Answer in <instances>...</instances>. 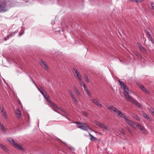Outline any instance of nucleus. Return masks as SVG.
Here are the masks:
<instances>
[{
	"mask_svg": "<svg viewBox=\"0 0 154 154\" xmlns=\"http://www.w3.org/2000/svg\"><path fill=\"white\" fill-rule=\"evenodd\" d=\"M137 44L140 50L142 52H144L145 51V50L144 48L139 43H138Z\"/></svg>",
	"mask_w": 154,
	"mask_h": 154,
	"instance_id": "obj_15",
	"label": "nucleus"
},
{
	"mask_svg": "<svg viewBox=\"0 0 154 154\" xmlns=\"http://www.w3.org/2000/svg\"><path fill=\"white\" fill-rule=\"evenodd\" d=\"M135 54L138 57H141V55L139 53L136 52Z\"/></svg>",
	"mask_w": 154,
	"mask_h": 154,
	"instance_id": "obj_33",
	"label": "nucleus"
},
{
	"mask_svg": "<svg viewBox=\"0 0 154 154\" xmlns=\"http://www.w3.org/2000/svg\"><path fill=\"white\" fill-rule=\"evenodd\" d=\"M148 35V38L150 40L152 44H154V41L153 40L149 32H147Z\"/></svg>",
	"mask_w": 154,
	"mask_h": 154,
	"instance_id": "obj_13",
	"label": "nucleus"
},
{
	"mask_svg": "<svg viewBox=\"0 0 154 154\" xmlns=\"http://www.w3.org/2000/svg\"><path fill=\"white\" fill-rule=\"evenodd\" d=\"M74 123L76 124L77 125L79 126H80L81 125H82V124L83 123H82L80 122H74Z\"/></svg>",
	"mask_w": 154,
	"mask_h": 154,
	"instance_id": "obj_28",
	"label": "nucleus"
},
{
	"mask_svg": "<svg viewBox=\"0 0 154 154\" xmlns=\"http://www.w3.org/2000/svg\"><path fill=\"white\" fill-rule=\"evenodd\" d=\"M4 40H5V41H6L7 40H8L7 38L6 37L4 39Z\"/></svg>",
	"mask_w": 154,
	"mask_h": 154,
	"instance_id": "obj_54",
	"label": "nucleus"
},
{
	"mask_svg": "<svg viewBox=\"0 0 154 154\" xmlns=\"http://www.w3.org/2000/svg\"><path fill=\"white\" fill-rule=\"evenodd\" d=\"M5 5L2 2H0V10H3L5 7Z\"/></svg>",
	"mask_w": 154,
	"mask_h": 154,
	"instance_id": "obj_18",
	"label": "nucleus"
},
{
	"mask_svg": "<svg viewBox=\"0 0 154 154\" xmlns=\"http://www.w3.org/2000/svg\"><path fill=\"white\" fill-rule=\"evenodd\" d=\"M74 90V91L75 92L77 95L78 96H79L80 95V93L77 88L75 89Z\"/></svg>",
	"mask_w": 154,
	"mask_h": 154,
	"instance_id": "obj_24",
	"label": "nucleus"
},
{
	"mask_svg": "<svg viewBox=\"0 0 154 154\" xmlns=\"http://www.w3.org/2000/svg\"><path fill=\"white\" fill-rule=\"evenodd\" d=\"M153 113V115H154V112Z\"/></svg>",
	"mask_w": 154,
	"mask_h": 154,
	"instance_id": "obj_60",
	"label": "nucleus"
},
{
	"mask_svg": "<svg viewBox=\"0 0 154 154\" xmlns=\"http://www.w3.org/2000/svg\"><path fill=\"white\" fill-rule=\"evenodd\" d=\"M150 111L152 113H153L154 112V109L152 108L151 109H150Z\"/></svg>",
	"mask_w": 154,
	"mask_h": 154,
	"instance_id": "obj_40",
	"label": "nucleus"
},
{
	"mask_svg": "<svg viewBox=\"0 0 154 154\" xmlns=\"http://www.w3.org/2000/svg\"><path fill=\"white\" fill-rule=\"evenodd\" d=\"M73 69L76 75L79 74V72L76 69Z\"/></svg>",
	"mask_w": 154,
	"mask_h": 154,
	"instance_id": "obj_34",
	"label": "nucleus"
},
{
	"mask_svg": "<svg viewBox=\"0 0 154 154\" xmlns=\"http://www.w3.org/2000/svg\"><path fill=\"white\" fill-rule=\"evenodd\" d=\"M14 146L17 148H18L19 149L22 150H23L24 149L22 148L21 146H19L18 144L17 143H16V144H15Z\"/></svg>",
	"mask_w": 154,
	"mask_h": 154,
	"instance_id": "obj_16",
	"label": "nucleus"
},
{
	"mask_svg": "<svg viewBox=\"0 0 154 154\" xmlns=\"http://www.w3.org/2000/svg\"><path fill=\"white\" fill-rule=\"evenodd\" d=\"M86 93L89 96V97L91 96V94L90 93V92H89L88 90L86 91Z\"/></svg>",
	"mask_w": 154,
	"mask_h": 154,
	"instance_id": "obj_37",
	"label": "nucleus"
},
{
	"mask_svg": "<svg viewBox=\"0 0 154 154\" xmlns=\"http://www.w3.org/2000/svg\"><path fill=\"white\" fill-rule=\"evenodd\" d=\"M8 140L9 142L12 144L14 146V145L16 143V142L14 141V140L11 138H9L8 139Z\"/></svg>",
	"mask_w": 154,
	"mask_h": 154,
	"instance_id": "obj_17",
	"label": "nucleus"
},
{
	"mask_svg": "<svg viewBox=\"0 0 154 154\" xmlns=\"http://www.w3.org/2000/svg\"><path fill=\"white\" fill-rule=\"evenodd\" d=\"M78 41H79V43H81V40L80 39H78Z\"/></svg>",
	"mask_w": 154,
	"mask_h": 154,
	"instance_id": "obj_52",
	"label": "nucleus"
},
{
	"mask_svg": "<svg viewBox=\"0 0 154 154\" xmlns=\"http://www.w3.org/2000/svg\"><path fill=\"white\" fill-rule=\"evenodd\" d=\"M132 116L136 119L137 120H138L139 121H140V118L137 116V115L135 114H133L132 115Z\"/></svg>",
	"mask_w": 154,
	"mask_h": 154,
	"instance_id": "obj_19",
	"label": "nucleus"
},
{
	"mask_svg": "<svg viewBox=\"0 0 154 154\" xmlns=\"http://www.w3.org/2000/svg\"><path fill=\"white\" fill-rule=\"evenodd\" d=\"M94 123L98 126L100 127L101 128L103 129V130H104L106 131H109V129L106 125H104V124L101 123L97 121H95Z\"/></svg>",
	"mask_w": 154,
	"mask_h": 154,
	"instance_id": "obj_3",
	"label": "nucleus"
},
{
	"mask_svg": "<svg viewBox=\"0 0 154 154\" xmlns=\"http://www.w3.org/2000/svg\"><path fill=\"white\" fill-rule=\"evenodd\" d=\"M57 109H53L54 111L56 112H57Z\"/></svg>",
	"mask_w": 154,
	"mask_h": 154,
	"instance_id": "obj_53",
	"label": "nucleus"
},
{
	"mask_svg": "<svg viewBox=\"0 0 154 154\" xmlns=\"http://www.w3.org/2000/svg\"><path fill=\"white\" fill-rule=\"evenodd\" d=\"M73 87H74V90L75 89H77L76 87H75V85L73 86Z\"/></svg>",
	"mask_w": 154,
	"mask_h": 154,
	"instance_id": "obj_50",
	"label": "nucleus"
},
{
	"mask_svg": "<svg viewBox=\"0 0 154 154\" xmlns=\"http://www.w3.org/2000/svg\"><path fill=\"white\" fill-rule=\"evenodd\" d=\"M2 116H3L5 119H6L7 117V115L5 112V111H4L2 112Z\"/></svg>",
	"mask_w": 154,
	"mask_h": 154,
	"instance_id": "obj_21",
	"label": "nucleus"
},
{
	"mask_svg": "<svg viewBox=\"0 0 154 154\" xmlns=\"http://www.w3.org/2000/svg\"><path fill=\"white\" fill-rule=\"evenodd\" d=\"M0 107L1 108V110L2 112L5 111L4 110V109L1 106H0Z\"/></svg>",
	"mask_w": 154,
	"mask_h": 154,
	"instance_id": "obj_42",
	"label": "nucleus"
},
{
	"mask_svg": "<svg viewBox=\"0 0 154 154\" xmlns=\"http://www.w3.org/2000/svg\"><path fill=\"white\" fill-rule=\"evenodd\" d=\"M21 35L20 33H19V36H20Z\"/></svg>",
	"mask_w": 154,
	"mask_h": 154,
	"instance_id": "obj_57",
	"label": "nucleus"
},
{
	"mask_svg": "<svg viewBox=\"0 0 154 154\" xmlns=\"http://www.w3.org/2000/svg\"><path fill=\"white\" fill-rule=\"evenodd\" d=\"M151 6L152 7V8L154 10V4H152V3L151 4Z\"/></svg>",
	"mask_w": 154,
	"mask_h": 154,
	"instance_id": "obj_44",
	"label": "nucleus"
},
{
	"mask_svg": "<svg viewBox=\"0 0 154 154\" xmlns=\"http://www.w3.org/2000/svg\"><path fill=\"white\" fill-rule=\"evenodd\" d=\"M119 82L122 88L123 89V94L127 100L128 101H130L131 103H133L134 105H136L138 107L140 108L141 107V105L137 101L129 96L128 93V91H129V89L125 85L124 82L120 80H119Z\"/></svg>",
	"mask_w": 154,
	"mask_h": 154,
	"instance_id": "obj_1",
	"label": "nucleus"
},
{
	"mask_svg": "<svg viewBox=\"0 0 154 154\" xmlns=\"http://www.w3.org/2000/svg\"><path fill=\"white\" fill-rule=\"evenodd\" d=\"M71 96L72 97V98L73 100L74 101V102L75 103H77L78 101L77 100H76L75 97L74 96V95H73V96Z\"/></svg>",
	"mask_w": 154,
	"mask_h": 154,
	"instance_id": "obj_23",
	"label": "nucleus"
},
{
	"mask_svg": "<svg viewBox=\"0 0 154 154\" xmlns=\"http://www.w3.org/2000/svg\"><path fill=\"white\" fill-rule=\"evenodd\" d=\"M84 78L85 79V80L88 83L89 82V80L88 79V76L86 75H84Z\"/></svg>",
	"mask_w": 154,
	"mask_h": 154,
	"instance_id": "obj_26",
	"label": "nucleus"
},
{
	"mask_svg": "<svg viewBox=\"0 0 154 154\" xmlns=\"http://www.w3.org/2000/svg\"><path fill=\"white\" fill-rule=\"evenodd\" d=\"M80 85H83V86L84 84H85L83 82L81 81L80 82Z\"/></svg>",
	"mask_w": 154,
	"mask_h": 154,
	"instance_id": "obj_43",
	"label": "nucleus"
},
{
	"mask_svg": "<svg viewBox=\"0 0 154 154\" xmlns=\"http://www.w3.org/2000/svg\"><path fill=\"white\" fill-rule=\"evenodd\" d=\"M137 85L142 90L146 93L148 92L147 89L143 85H141L140 83H138Z\"/></svg>",
	"mask_w": 154,
	"mask_h": 154,
	"instance_id": "obj_11",
	"label": "nucleus"
},
{
	"mask_svg": "<svg viewBox=\"0 0 154 154\" xmlns=\"http://www.w3.org/2000/svg\"><path fill=\"white\" fill-rule=\"evenodd\" d=\"M7 10H0V13L1 12H5Z\"/></svg>",
	"mask_w": 154,
	"mask_h": 154,
	"instance_id": "obj_45",
	"label": "nucleus"
},
{
	"mask_svg": "<svg viewBox=\"0 0 154 154\" xmlns=\"http://www.w3.org/2000/svg\"><path fill=\"white\" fill-rule=\"evenodd\" d=\"M39 60L40 64L42 65H43L44 66V69L48 71V68L45 62L43 61L42 59H40Z\"/></svg>",
	"mask_w": 154,
	"mask_h": 154,
	"instance_id": "obj_9",
	"label": "nucleus"
},
{
	"mask_svg": "<svg viewBox=\"0 0 154 154\" xmlns=\"http://www.w3.org/2000/svg\"><path fill=\"white\" fill-rule=\"evenodd\" d=\"M144 0H132L133 1L136 2L137 3H138L139 2H141L143 1Z\"/></svg>",
	"mask_w": 154,
	"mask_h": 154,
	"instance_id": "obj_29",
	"label": "nucleus"
},
{
	"mask_svg": "<svg viewBox=\"0 0 154 154\" xmlns=\"http://www.w3.org/2000/svg\"><path fill=\"white\" fill-rule=\"evenodd\" d=\"M127 129L128 130V131L130 133L131 132V129L129 128L128 127H126Z\"/></svg>",
	"mask_w": 154,
	"mask_h": 154,
	"instance_id": "obj_41",
	"label": "nucleus"
},
{
	"mask_svg": "<svg viewBox=\"0 0 154 154\" xmlns=\"http://www.w3.org/2000/svg\"><path fill=\"white\" fill-rule=\"evenodd\" d=\"M14 32H13L12 33L11 35H8V36H7L6 37L8 39L10 37H11L12 36V35L14 34Z\"/></svg>",
	"mask_w": 154,
	"mask_h": 154,
	"instance_id": "obj_30",
	"label": "nucleus"
},
{
	"mask_svg": "<svg viewBox=\"0 0 154 154\" xmlns=\"http://www.w3.org/2000/svg\"><path fill=\"white\" fill-rule=\"evenodd\" d=\"M58 109L60 110L61 111H62L64 113H66V111L64 110V109H63L62 107H59Z\"/></svg>",
	"mask_w": 154,
	"mask_h": 154,
	"instance_id": "obj_25",
	"label": "nucleus"
},
{
	"mask_svg": "<svg viewBox=\"0 0 154 154\" xmlns=\"http://www.w3.org/2000/svg\"><path fill=\"white\" fill-rule=\"evenodd\" d=\"M84 114L85 115V116H87L88 115V114L87 112H85Z\"/></svg>",
	"mask_w": 154,
	"mask_h": 154,
	"instance_id": "obj_49",
	"label": "nucleus"
},
{
	"mask_svg": "<svg viewBox=\"0 0 154 154\" xmlns=\"http://www.w3.org/2000/svg\"><path fill=\"white\" fill-rule=\"evenodd\" d=\"M83 88L84 89V90H85L86 91H88V88H86V86L85 85V84H84V85H83Z\"/></svg>",
	"mask_w": 154,
	"mask_h": 154,
	"instance_id": "obj_36",
	"label": "nucleus"
},
{
	"mask_svg": "<svg viewBox=\"0 0 154 154\" xmlns=\"http://www.w3.org/2000/svg\"><path fill=\"white\" fill-rule=\"evenodd\" d=\"M35 86L38 89V88H39L37 86V85H36V83H35L34 84Z\"/></svg>",
	"mask_w": 154,
	"mask_h": 154,
	"instance_id": "obj_51",
	"label": "nucleus"
},
{
	"mask_svg": "<svg viewBox=\"0 0 154 154\" xmlns=\"http://www.w3.org/2000/svg\"><path fill=\"white\" fill-rule=\"evenodd\" d=\"M91 101L98 107H103L102 105L99 103L97 99H91Z\"/></svg>",
	"mask_w": 154,
	"mask_h": 154,
	"instance_id": "obj_7",
	"label": "nucleus"
},
{
	"mask_svg": "<svg viewBox=\"0 0 154 154\" xmlns=\"http://www.w3.org/2000/svg\"><path fill=\"white\" fill-rule=\"evenodd\" d=\"M141 115L145 118L146 119L149 120H151V119L148 115V113L142 111L141 112Z\"/></svg>",
	"mask_w": 154,
	"mask_h": 154,
	"instance_id": "obj_10",
	"label": "nucleus"
},
{
	"mask_svg": "<svg viewBox=\"0 0 154 154\" xmlns=\"http://www.w3.org/2000/svg\"><path fill=\"white\" fill-rule=\"evenodd\" d=\"M120 131L121 133H122L123 135H125V133L124 132V130L123 129H121L120 130Z\"/></svg>",
	"mask_w": 154,
	"mask_h": 154,
	"instance_id": "obj_32",
	"label": "nucleus"
},
{
	"mask_svg": "<svg viewBox=\"0 0 154 154\" xmlns=\"http://www.w3.org/2000/svg\"><path fill=\"white\" fill-rule=\"evenodd\" d=\"M48 103L50 105L52 106V109H58L59 107L56 104L50 100H48Z\"/></svg>",
	"mask_w": 154,
	"mask_h": 154,
	"instance_id": "obj_8",
	"label": "nucleus"
},
{
	"mask_svg": "<svg viewBox=\"0 0 154 154\" xmlns=\"http://www.w3.org/2000/svg\"><path fill=\"white\" fill-rule=\"evenodd\" d=\"M148 35V38L150 40L152 44H154V41L153 40L149 32H147Z\"/></svg>",
	"mask_w": 154,
	"mask_h": 154,
	"instance_id": "obj_14",
	"label": "nucleus"
},
{
	"mask_svg": "<svg viewBox=\"0 0 154 154\" xmlns=\"http://www.w3.org/2000/svg\"><path fill=\"white\" fill-rule=\"evenodd\" d=\"M88 133L89 136H90L91 137H93V135H91L90 133Z\"/></svg>",
	"mask_w": 154,
	"mask_h": 154,
	"instance_id": "obj_48",
	"label": "nucleus"
},
{
	"mask_svg": "<svg viewBox=\"0 0 154 154\" xmlns=\"http://www.w3.org/2000/svg\"><path fill=\"white\" fill-rule=\"evenodd\" d=\"M96 138L94 137L93 136V137H91V138H90V140H96Z\"/></svg>",
	"mask_w": 154,
	"mask_h": 154,
	"instance_id": "obj_38",
	"label": "nucleus"
},
{
	"mask_svg": "<svg viewBox=\"0 0 154 154\" xmlns=\"http://www.w3.org/2000/svg\"><path fill=\"white\" fill-rule=\"evenodd\" d=\"M117 115L120 117L124 119L127 123L130 125H133L132 121L128 119L127 118V117L120 111L117 114Z\"/></svg>",
	"mask_w": 154,
	"mask_h": 154,
	"instance_id": "obj_2",
	"label": "nucleus"
},
{
	"mask_svg": "<svg viewBox=\"0 0 154 154\" xmlns=\"http://www.w3.org/2000/svg\"><path fill=\"white\" fill-rule=\"evenodd\" d=\"M120 60V62H122V61H121V60Z\"/></svg>",
	"mask_w": 154,
	"mask_h": 154,
	"instance_id": "obj_59",
	"label": "nucleus"
},
{
	"mask_svg": "<svg viewBox=\"0 0 154 154\" xmlns=\"http://www.w3.org/2000/svg\"><path fill=\"white\" fill-rule=\"evenodd\" d=\"M69 93H70V94L71 95V96H73V95L74 94H73V93L72 92V91H71L70 90H69Z\"/></svg>",
	"mask_w": 154,
	"mask_h": 154,
	"instance_id": "obj_39",
	"label": "nucleus"
},
{
	"mask_svg": "<svg viewBox=\"0 0 154 154\" xmlns=\"http://www.w3.org/2000/svg\"><path fill=\"white\" fill-rule=\"evenodd\" d=\"M57 112V113H59V114H60V113L58 111H57V112Z\"/></svg>",
	"mask_w": 154,
	"mask_h": 154,
	"instance_id": "obj_56",
	"label": "nucleus"
},
{
	"mask_svg": "<svg viewBox=\"0 0 154 154\" xmlns=\"http://www.w3.org/2000/svg\"><path fill=\"white\" fill-rule=\"evenodd\" d=\"M18 103L19 104L21 105V102H20V100H19L18 101Z\"/></svg>",
	"mask_w": 154,
	"mask_h": 154,
	"instance_id": "obj_47",
	"label": "nucleus"
},
{
	"mask_svg": "<svg viewBox=\"0 0 154 154\" xmlns=\"http://www.w3.org/2000/svg\"><path fill=\"white\" fill-rule=\"evenodd\" d=\"M106 107L108 109L112 110L115 113L118 114L120 111L112 105H106Z\"/></svg>",
	"mask_w": 154,
	"mask_h": 154,
	"instance_id": "obj_5",
	"label": "nucleus"
},
{
	"mask_svg": "<svg viewBox=\"0 0 154 154\" xmlns=\"http://www.w3.org/2000/svg\"><path fill=\"white\" fill-rule=\"evenodd\" d=\"M77 76L79 79L80 81H81L82 80V78L81 75L79 74H78L76 75Z\"/></svg>",
	"mask_w": 154,
	"mask_h": 154,
	"instance_id": "obj_31",
	"label": "nucleus"
},
{
	"mask_svg": "<svg viewBox=\"0 0 154 154\" xmlns=\"http://www.w3.org/2000/svg\"><path fill=\"white\" fill-rule=\"evenodd\" d=\"M44 97L46 99V100L48 101V100H49L48 99V98L49 97L46 94V93H45V94H44V95H43Z\"/></svg>",
	"mask_w": 154,
	"mask_h": 154,
	"instance_id": "obj_27",
	"label": "nucleus"
},
{
	"mask_svg": "<svg viewBox=\"0 0 154 154\" xmlns=\"http://www.w3.org/2000/svg\"><path fill=\"white\" fill-rule=\"evenodd\" d=\"M2 129V130L3 131H5V129L4 127V126L2 125L0 127Z\"/></svg>",
	"mask_w": 154,
	"mask_h": 154,
	"instance_id": "obj_35",
	"label": "nucleus"
},
{
	"mask_svg": "<svg viewBox=\"0 0 154 154\" xmlns=\"http://www.w3.org/2000/svg\"><path fill=\"white\" fill-rule=\"evenodd\" d=\"M38 90L39 91L40 93L43 95H44V94H45L44 93L45 91L43 90V88H38Z\"/></svg>",
	"mask_w": 154,
	"mask_h": 154,
	"instance_id": "obj_20",
	"label": "nucleus"
},
{
	"mask_svg": "<svg viewBox=\"0 0 154 154\" xmlns=\"http://www.w3.org/2000/svg\"><path fill=\"white\" fill-rule=\"evenodd\" d=\"M34 84H35V82L33 83Z\"/></svg>",
	"mask_w": 154,
	"mask_h": 154,
	"instance_id": "obj_58",
	"label": "nucleus"
},
{
	"mask_svg": "<svg viewBox=\"0 0 154 154\" xmlns=\"http://www.w3.org/2000/svg\"><path fill=\"white\" fill-rule=\"evenodd\" d=\"M132 123H133V125H130L132 128H136V127L139 126V127H140V130L142 132H144L145 131H146L145 129L141 125L140 123H134L132 122Z\"/></svg>",
	"mask_w": 154,
	"mask_h": 154,
	"instance_id": "obj_4",
	"label": "nucleus"
},
{
	"mask_svg": "<svg viewBox=\"0 0 154 154\" xmlns=\"http://www.w3.org/2000/svg\"><path fill=\"white\" fill-rule=\"evenodd\" d=\"M16 113L17 115V117L19 119H20L21 117L20 111L18 109H16Z\"/></svg>",
	"mask_w": 154,
	"mask_h": 154,
	"instance_id": "obj_12",
	"label": "nucleus"
},
{
	"mask_svg": "<svg viewBox=\"0 0 154 154\" xmlns=\"http://www.w3.org/2000/svg\"><path fill=\"white\" fill-rule=\"evenodd\" d=\"M2 125L0 122V127Z\"/></svg>",
	"mask_w": 154,
	"mask_h": 154,
	"instance_id": "obj_55",
	"label": "nucleus"
},
{
	"mask_svg": "<svg viewBox=\"0 0 154 154\" xmlns=\"http://www.w3.org/2000/svg\"><path fill=\"white\" fill-rule=\"evenodd\" d=\"M0 146L2 148V149L5 151H7V149L6 148L4 145H3L2 144H0Z\"/></svg>",
	"mask_w": 154,
	"mask_h": 154,
	"instance_id": "obj_22",
	"label": "nucleus"
},
{
	"mask_svg": "<svg viewBox=\"0 0 154 154\" xmlns=\"http://www.w3.org/2000/svg\"><path fill=\"white\" fill-rule=\"evenodd\" d=\"M78 127L82 130L86 131L91 129L89 126L88 125L84 123H82V125L79 126Z\"/></svg>",
	"mask_w": 154,
	"mask_h": 154,
	"instance_id": "obj_6",
	"label": "nucleus"
},
{
	"mask_svg": "<svg viewBox=\"0 0 154 154\" xmlns=\"http://www.w3.org/2000/svg\"><path fill=\"white\" fill-rule=\"evenodd\" d=\"M29 78H30V79L32 80V83H33L34 82V81L32 79L31 76L29 75Z\"/></svg>",
	"mask_w": 154,
	"mask_h": 154,
	"instance_id": "obj_46",
	"label": "nucleus"
}]
</instances>
